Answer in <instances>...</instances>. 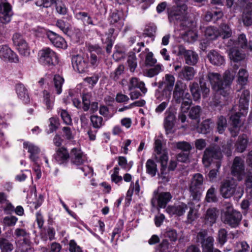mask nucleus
I'll list each match as a JSON object with an SVG mask.
<instances>
[{
	"instance_id": "obj_1",
	"label": "nucleus",
	"mask_w": 252,
	"mask_h": 252,
	"mask_svg": "<svg viewBox=\"0 0 252 252\" xmlns=\"http://www.w3.org/2000/svg\"><path fill=\"white\" fill-rule=\"evenodd\" d=\"M238 96H240L239 110V112L230 117L231 124L233 126V129H231L232 135L235 136L240 126V114L245 116L248 113L249 102L250 98V92L248 90L241 89L239 91Z\"/></svg>"
},
{
	"instance_id": "obj_2",
	"label": "nucleus",
	"mask_w": 252,
	"mask_h": 252,
	"mask_svg": "<svg viewBox=\"0 0 252 252\" xmlns=\"http://www.w3.org/2000/svg\"><path fill=\"white\" fill-rule=\"evenodd\" d=\"M224 42L229 48L228 54L231 60L238 62L245 59V54L238 49L239 48L244 49L247 46L248 41L245 34H240L236 41L229 39L227 43H225V41Z\"/></svg>"
},
{
	"instance_id": "obj_3",
	"label": "nucleus",
	"mask_w": 252,
	"mask_h": 252,
	"mask_svg": "<svg viewBox=\"0 0 252 252\" xmlns=\"http://www.w3.org/2000/svg\"><path fill=\"white\" fill-rule=\"evenodd\" d=\"M208 78L214 92L210 105L216 107L219 106L220 103V75L218 73L210 72L208 74Z\"/></svg>"
},
{
	"instance_id": "obj_4",
	"label": "nucleus",
	"mask_w": 252,
	"mask_h": 252,
	"mask_svg": "<svg viewBox=\"0 0 252 252\" xmlns=\"http://www.w3.org/2000/svg\"><path fill=\"white\" fill-rule=\"evenodd\" d=\"M222 211L224 214V222L231 227H236L241 220V214L233 210L230 203H225L223 205Z\"/></svg>"
},
{
	"instance_id": "obj_5",
	"label": "nucleus",
	"mask_w": 252,
	"mask_h": 252,
	"mask_svg": "<svg viewBox=\"0 0 252 252\" xmlns=\"http://www.w3.org/2000/svg\"><path fill=\"white\" fill-rule=\"evenodd\" d=\"M220 157V146L212 144L204 150L202 157V162L204 165L208 167L214 159H219Z\"/></svg>"
},
{
	"instance_id": "obj_6",
	"label": "nucleus",
	"mask_w": 252,
	"mask_h": 252,
	"mask_svg": "<svg viewBox=\"0 0 252 252\" xmlns=\"http://www.w3.org/2000/svg\"><path fill=\"white\" fill-rule=\"evenodd\" d=\"M204 178L200 173L194 174L189 187V191L193 200L199 201L201 196L200 187L203 185Z\"/></svg>"
},
{
	"instance_id": "obj_7",
	"label": "nucleus",
	"mask_w": 252,
	"mask_h": 252,
	"mask_svg": "<svg viewBox=\"0 0 252 252\" xmlns=\"http://www.w3.org/2000/svg\"><path fill=\"white\" fill-rule=\"evenodd\" d=\"M39 61L44 65H54L57 63V57L55 52L49 48H45L39 52Z\"/></svg>"
},
{
	"instance_id": "obj_8",
	"label": "nucleus",
	"mask_w": 252,
	"mask_h": 252,
	"mask_svg": "<svg viewBox=\"0 0 252 252\" xmlns=\"http://www.w3.org/2000/svg\"><path fill=\"white\" fill-rule=\"evenodd\" d=\"M172 196L169 192L158 193V190H154L151 199V204L153 207L158 206L159 208H165L167 204L170 201Z\"/></svg>"
},
{
	"instance_id": "obj_9",
	"label": "nucleus",
	"mask_w": 252,
	"mask_h": 252,
	"mask_svg": "<svg viewBox=\"0 0 252 252\" xmlns=\"http://www.w3.org/2000/svg\"><path fill=\"white\" fill-rule=\"evenodd\" d=\"M175 71L177 72V76L181 80L187 81L192 80L196 73V70L191 66L176 65L174 66Z\"/></svg>"
},
{
	"instance_id": "obj_10",
	"label": "nucleus",
	"mask_w": 252,
	"mask_h": 252,
	"mask_svg": "<svg viewBox=\"0 0 252 252\" xmlns=\"http://www.w3.org/2000/svg\"><path fill=\"white\" fill-rule=\"evenodd\" d=\"M207 236V231L202 230L197 234V239L202 244L204 252H220L218 249L214 250V239L212 237Z\"/></svg>"
},
{
	"instance_id": "obj_11",
	"label": "nucleus",
	"mask_w": 252,
	"mask_h": 252,
	"mask_svg": "<svg viewBox=\"0 0 252 252\" xmlns=\"http://www.w3.org/2000/svg\"><path fill=\"white\" fill-rule=\"evenodd\" d=\"M235 72L228 70L225 72L223 78L221 79V96L227 100L230 94V86L234 79Z\"/></svg>"
},
{
	"instance_id": "obj_12",
	"label": "nucleus",
	"mask_w": 252,
	"mask_h": 252,
	"mask_svg": "<svg viewBox=\"0 0 252 252\" xmlns=\"http://www.w3.org/2000/svg\"><path fill=\"white\" fill-rule=\"evenodd\" d=\"M178 54L183 56L185 63L189 65H194L198 62L199 59L198 54L192 50H186L182 45L178 47Z\"/></svg>"
},
{
	"instance_id": "obj_13",
	"label": "nucleus",
	"mask_w": 252,
	"mask_h": 252,
	"mask_svg": "<svg viewBox=\"0 0 252 252\" xmlns=\"http://www.w3.org/2000/svg\"><path fill=\"white\" fill-rule=\"evenodd\" d=\"M12 15V6L7 0H0V22L3 24L9 23Z\"/></svg>"
},
{
	"instance_id": "obj_14",
	"label": "nucleus",
	"mask_w": 252,
	"mask_h": 252,
	"mask_svg": "<svg viewBox=\"0 0 252 252\" xmlns=\"http://www.w3.org/2000/svg\"><path fill=\"white\" fill-rule=\"evenodd\" d=\"M13 43L22 55L28 56L30 55V48L26 40L19 33H15L12 37Z\"/></svg>"
},
{
	"instance_id": "obj_15",
	"label": "nucleus",
	"mask_w": 252,
	"mask_h": 252,
	"mask_svg": "<svg viewBox=\"0 0 252 252\" xmlns=\"http://www.w3.org/2000/svg\"><path fill=\"white\" fill-rule=\"evenodd\" d=\"M187 10H184L181 7L177 6H173L168 11V19L170 23L174 24H180L185 18Z\"/></svg>"
},
{
	"instance_id": "obj_16",
	"label": "nucleus",
	"mask_w": 252,
	"mask_h": 252,
	"mask_svg": "<svg viewBox=\"0 0 252 252\" xmlns=\"http://www.w3.org/2000/svg\"><path fill=\"white\" fill-rule=\"evenodd\" d=\"M71 62L74 69L78 72L84 73L87 71L89 65L87 58L85 59L82 56L77 55L72 56Z\"/></svg>"
},
{
	"instance_id": "obj_17",
	"label": "nucleus",
	"mask_w": 252,
	"mask_h": 252,
	"mask_svg": "<svg viewBox=\"0 0 252 252\" xmlns=\"http://www.w3.org/2000/svg\"><path fill=\"white\" fill-rule=\"evenodd\" d=\"M231 172L238 180H241L244 173V160L239 157H236L231 168Z\"/></svg>"
},
{
	"instance_id": "obj_18",
	"label": "nucleus",
	"mask_w": 252,
	"mask_h": 252,
	"mask_svg": "<svg viewBox=\"0 0 252 252\" xmlns=\"http://www.w3.org/2000/svg\"><path fill=\"white\" fill-rule=\"evenodd\" d=\"M0 58L11 63H17L19 60L17 55L7 45L0 46Z\"/></svg>"
},
{
	"instance_id": "obj_19",
	"label": "nucleus",
	"mask_w": 252,
	"mask_h": 252,
	"mask_svg": "<svg viewBox=\"0 0 252 252\" xmlns=\"http://www.w3.org/2000/svg\"><path fill=\"white\" fill-rule=\"evenodd\" d=\"M175 82V77L170 74H167L165 76V87L162 91L163 95L165 94V97L168 100L170 97L171 92Z\"/></svg>"
},
{
	"instance_id": "obj_20",
	"label": "nucleus",
	"mask_w": 252,
	"mask_h": 252,
	"mask_svg": "<svg viewBox=\"0 0 252 252\" xmlns=\"http://www.w3.org/2000/svg\"><path fill=\"white\" fill-rule=\"evenodd\" d=\"M236 185L233 180H228L221 186V195L224 198H229L235 192Z\"/></svg>"
},
{
	"instance_id": "obj_21",
	"label": "nucleus",
	"mask_w": 252,
	"mask_h": 252,
	"mask_svg": "<svg viewBox=\"0 0 252 252\" xmlns=\"http://www.w3.org/2000/svg\"><path fill=\"white\" fill-rule=\"evenodd\" d=\"M23 147L28 149V152L30 153L29 158L31 160L34 162H36L38 158V155L40 152L39 148L29 142H24Z\"/></svg>"
},
{
	"instance_id": "obj_22",
	"label": "nucleus",
	"mask_w": 252,
	"mask_h": 252,
	"mask_svg": "<svg viewBox=\"0 0 252 252\" xmlns=\"http://www.w3.org/2000/svg\"><path fill=\"white\" fill-rule=\"evenodd\" d=\"M70 156L71 162L77 165L82 164L86 160L83 153L80 150L76 148L71 150Z\"/></svg>"
},
{
	"instance_id": "obj_23",
	"label": "nucleus",
	"mask_w": 252,
	"mask_h": 252,
	"mask_svg": "<svg viewBox=\"0 0 252 252\" xmlns=\"http://www.w3.org/2000/svg\"><path fill=\"white\" fill-rule=\"evenodd\" d=\"M47 36L51 42L58 48H63L65 46V41L56 33L49 31L47 33Z\"/></svg>"
},
{
	"instance_id": "obj_24",
	"label": "nucleus",
	"mask_w": 252,
	"mask_h": 252,
	"mask_svg": "<svg viewBox=\"0 0 252 252\" xmlns=\"http://www.w3.org/2000/svg\"><path fill=\"white\" fill-rule=\"evenodd\" d=\"M69 153L66 148L62 147L56 150V154L54 156L55 159L59 164L66 162L69 158Z\"/></svg>"
},
{
	"instance_id": "obj_25",
	"label": "nucleus",
	"mask_w": 252,
	"mask_h": 252,
	"mask_svg": "<svg viewBox=\"0 0 252 252\" xmlns=\"http://www.w3.org/2000/svg\"><path fill=\"white\" fill-rule=\"evenodd\" d=\"M136 88L139 89L144 94L147 92V89L145 87L144 82L136 77H132L129 80L128 90L132 91Z\"/></svg>"
},
{
	"instance_id": "obj_26",
	"label": "nucleus",
	"mask_w": 252,
	"mask_h": 252,
	"mask_svg": "<svg viewBox=\"0 0 252 252\" xmlns=\"http://www.w3.org/2000/svg\"><path fill=\"white\" fill-rule=\"evenodd\" d=\"M187 205L184 203L169 206L167 209V212L170 215H175L178 216H182L187 210Z\"/></svg>"
},
{
	"instance_id": "obj_27",
	"label": "nucleus",
	"mask_w": 252,
	"mask_h": 252,
	"mask_svg": "<svg viewBox=\"0 0 252 252\" xmlns=\"http://www.w3.org/2000/svg\"><path fill=\"white\" fill-rule=\"evenodd\" d=\"M242 21L246 26L252 25V3H248L244 9Z\"/></svg>"
},
{
	"instance_id": "obj_28",
	"label": "nucleus",
	"mask_w": 252,
	"mask_h": 252,
	"mask_svg": "<svg viewBox=\"0 0 252 252\" xmlns=\"http://www.w3.org/2000/svg\"><path fill=\"white\" fill-rule=\"evenodd\" d=\"M219 215V211L215 208H209L206 211L205 217L206 224L212 225L216 222L217 218Z\"/></svg>"
},
{
	"instance_id": "obj_29",
	"label": "nucleus",
	"mask_w": 252,
	"mask_h": 252,
	"mask_svg": "<svg viewBox=\"0 0 252 252\" xmlns=\"http://www.w3.org/2000/svg\"><path fill=\"white\" fill-rule=\"evenodd\" d=\"M16 91L19 98L21 99L25 104L30 102V97L27 92V90L22 84H18L16 86Z\"/></svg>"
},
{
	"instance_id": "obj_30",
	"label": "nucleus",
	"mask_w": 252,
	"mask_h": 252,
	"mask_svg": "<svg viewBox=\"0 0 252 252\" xmlns=\"http://www.w3.org/2000/svg\"><path fill=\"white\" fill-rule=\"evenodd\" d=\"M161 155L159 157V160L161 162V168L160 169V173H158V176L159 178L164 179L165 181H168V179L166 176V174L164 171L166 168L167 162L168 159V154L166 152H161Z\"/></svg>"
},
{
	"instance_id": "obj_31",
	"label": "nucleus",
	"mask_w": 252,
	"mask_h": 252,
	"mask_svg": "<svg viewBox=\"0 0 252 252\" xmlns=\"http://www.w3.org/2000/svg\"><path fill=\"white\" fill-rule=\"evenodd\" d=\"M43 103L46 106V109L51 111L54 107L55 96L46 90L43 91Z\"/></svg>"
},
{
	"instance_id": "obj_32",
	"label": "nucleus",
	"mask_w": 252,
	"mask_h": 252,
	"mask_svg": "<svg viewBox=\"0 0 252 252\" xmlns=\"http://www.w3.org/2000/svg\"><path fill=\"white\" fill-rule=\"evenodd\" d=\"M175 116L171 113H169L165 118L164 126L167 134L172 132L175 125Z\"/></svg>"
},
{
	"instance_id": "obj_33",
	"label": "nucleus",
	"mask_w": 252,
	"mask_h": 252,
	"mask_svg": "<svg viewBox=\"0 0 252 252\" xmlns=\"http://www.w3.org/2000/svg\"><path fill=\"white\" fill-rule=\"evenodd\" d=\"M211 124V122L209 119L205 120L203 121L196 127L197 132L204 134L209 133L212 129Z\"/></svg>"
},
{
	"instance_id": "obj_34",
	"label": "nucleus",
	"mask_w": 252,
	"mask_h": 252,
	"mask_svg": "<svg viewBox=\"0 0 252 252\" xmlns=\"http://www.w3.org/2000/svg\"><path fill=\"white\" fill-rule=\"evenodd\" d=\"M146 172L151 177H155L157 172L158 168L156 163L151 159L147 160L146 163Z\"/></svg>"
},
{
	"instance_id": "obj_35",
	"label": "nucleus",
	"mask_w": 252,
	"mask_h": 252,
	"mask_svg": "<svg viewBox=\"0 0 252 252\" xmlns=\"http://www.w3.org/2000/svg\"><path fill=\"white\" fill-rule=\"evenodd\" d=\"M0 249L1 252H11L14 249L13 245L7 238H0Z\"/></svg>"
},
{
	"instance_id": "obj_36",
	"label": "nucleus",
	"mask_w": 252,
	"mask_h": 252,
	"mask_svg": "<svg viewBox=\"0 0 252 252\" xmlns=\"http://www.w3.org/2000/svg\"><path fill=\"white\" fill-rule=\"evenodd\" d=\"M219 34L220 32L215 27H208L205 31V36L208 40L216 39Z\"/></svg>"
},
{
	"instance_id": "obj_37",
	"label": "nucleus",
	"mask_w": 252,
	"mask_h": 252,
	"mask_svg": "<svg viewBox=\"0 0 252 252\" xmlns=\"http://www.w3.org/2000/svg\"><path fill=\"white\" fill-rule=\"evenodd\" d=\"M249 74L245 69H240L238 73L237 82L242 86H245L248 82Z\"/></svg>"
},
{
	"instance_id": "obj_38",
	"label": "nucleus",
	"mask_w": 252,
	"mask_h": 252,
	"mask_svg": "<svg viewBox=\"0 0 252 252\" xmlns=\"http://www.w3.org/2000/svg\"><path fill=\"white\" fill-rule=\"evenodd\" d=\"M127 63L130 71L133 72L137 66V58L134 53H129L128 56Z\"/></svg>"
},
{
	"instance_id": "obj_39",
	"label": "nucleus",
	"mask_w": 252,
	"mask_h": 252,
	"mask_svg": "<svg viewBox=\"0 0 252 252\" xmlns=\"http://www.w3.org/2000/svg\"><path fill=\"white\" fill-rule=\"evenodd\" d=\"M92 49L90 52V62L92 65H97L98 63L99 60L97 55L95 52L100 53L101 52V48L99 47L93 46L91 48Z\"/></svg>"
},
{
	"instance_id": "obj_40",
	"label": "nucleus",
	"mask_w": 252,
	"mask_h": 252,
	"mask_svg": "<svg viewBox=\"0 0 252 252\" xmlns=\"http://www.w3.org/2000/svg\"><path fill=\"white\" fill-rule=\"evenodd\" d=\"M189 88L193 99L195 101L199 100L201 95L198 84L196 82L190 83Z\"/></svg>"
},
{
	"instance_id": "obj_41",
	"label": "nucleus",
	"mask_w": 252,
	"mask_h": 252,
	"mask_svg": "<svg viewBox=\"0 0 252 252\" xmlns=\"http://www.w3.org/2000/svg\"><path fill=\"white\" fill-rule=\"evenodd\" d=\"M248 143V137L246 135H242L239 137L236 143L237 150L239 152H243L247 147Z\"/></svg>"
},
{
	"instance_id": "obj_42",
	"label": "nucleus",
	"mask_w": 252,
	"mask_h": 252,
	"mask_svg": "<svg viewBox=\"0 0 252 252\" xmlns=\"http://www.w3.org/2000/svg\"><path fill=\"white\" fill-rule=\"evenodd\" d=\"M105 34L107 37L105 41H104L103 39H102V41L103 44L106 45V50L107 53L110 54L111 52L115 37L112 34H109L108 32H106Z\"/></svg>"
},
{
	"instance_id": "obj_43",
	"label": "nucleus",
	"mask_w": 252,
	"mask_h": 252,
	"mask_svg": "<svg viewBox=\"0 0 252 252\" xmlns=\"http://www.w3.org/2000/svg\"><path fill=\"white\" fill-rule=\"evenodd\" d=\"M173 144L174 147L182 150L183 151L182 152H190L192 148L191 145L186 141L175 142L173 143Z\"/></svg>"
},
{
	"instance_id": "obj_44",
	"label": "nucleus",
	"mask_w": 252,
	"mask_h": 252,
	"mask_svg": "<svg viewBox=\"0 0 252 252\" xmlns=\"http://www.w3.org/2000/svg\"><path fill=\"white\" fill-rule=\"evenodd\" d=\"M58 113L60 115L63 123L67 125H71L72 124V119L69 113L66 110L60 108Z\"/></svg>"
},
{
	"instance_id": "obj_45",
	"label": "nucleus",
	"mask_w": 252,
	"mask_h": 252,
	"mask_svg": "<svg viewBox=\"0 0 252 252\" xmlns=\"http://www.w3.org/2000/svg\"><path fill=\"white\" fill-rule=\"evenodd\" d=\"M91 124L95 129L100 128L103 125V118L97 115H92L90 117Z\"/></svg>"
},
{
	"instance_id": "obj_46",
	"label": "nucleus",
	"mask_w": 252,
	"mask_h": 252,
	"mask_svg": "<svg viewBox=\"0 0 252 252\" xmlns=\"http://www.w3.org/2000/svg\"><path fill=\"white\" fill-rule=\"evenodd\" d=\"M64 79L63 77L59 75H55L54 77V86L56 89L57 94H59L62 91V85L63 84Z\"/></svg>"
},
{
	"instance_id": "obj_47",
	"label": "nucleus",
	"mask_w": 252,
	"mask_h": 252,
	"mask_svg": "<svg viewBox=\"0 0 252 252\" xmlns=\"http://www.w3.org/2000/svg\"><path fill=\"white\" fill-rule=\"evenodd\" d=\"M201 107L199 106L192 107L189 112V116L191 119L197 120L199 122L201 113Z\"/></svg>"
},
{
	"instance_id": "obj_48",
	"label": "nucleus",
	"mask_w": 252,
	"mask_h": 252,
	"mask_svg": "<svg viewBox=\"0 0 252 252\" xmlns=\"http://www.w3.org/2000/svg\"><path fill=\"white\" fill-rule=\"evenodd\" d=\"M208 58L213 64L219 65L220 57L217 51L215 50L211 51L208 55Z\"/></svg>"
},
{
	"instance_id": "obj_49",
	"label": "nucleus",
	"mask_w": 252,
	"mask_h": 252,
	"mask_svg": "<svg viewBox=\"0 0 252 252\" xmlns=\"http://www.w3.org/2000/svg\"><path fill=\"white\" fill-rule=\"evenodd\" d=\"M50 124L49 125V130L47 131L48 133H51L54 131H56L58 128L60 122L58 118L55 117H52L49 119Z\"/></svg>"
},
{
	"instance_id": "obj_50",
	"label": "nucleus",
	"mask_w": 252,
	"mask_h": 252,
	"mask_svg": "<svg viewBox=\"0 0 252 252\" xmlns=\"http://www.w3.org/2000/svg\"><path fill=\"white\" fill-rule=\"evenodd\" d=\"M216 189L212 187L210 188L207 192L206 200L208 202H215L217 201L218 198L216 194Z\"/></svg>"
},
{
	"instance_id": "obj_51",
	"label": "nucleus",
	"mask_w": 252,
	"mask_h": 252,
	"mask_svg": "<svg viewBox=\"0 0 252 252\" xmlns=\"http://www.w3.org/2000/svg\"><path fill=\"white\" fill-rule=\"evenodd\" d=\"M187 89V84L183 82L182 80H178L175 85L173 93H185Z\"/></svg>"
},
{
	"instance_id": "obj_52",
	"label": "nucleus",
	"mask_w": 252,
	"mask_h": 252,
	"mask_svg": "<svg viewBox=\"0 0 252 252\" xmlns=\"http://www.w3.org/2000/svg\"><path fill=\"white\" fill-rule=\"evenodd\" d=\"M180 25L183 30H185L186 28H193L195 26V23L187 17V15H185V19L180 23Z\"/></svg>"
},
{
	"instance_id": "obj_53",
	"label": "nucleus",
	"mask_w": 252,
	"mask_h": 252,
	"mask_svg": "<svg viewBox=\"0 0 252 252\" xmlns=\"http://www.w3.org/2000/svg\"><path fill=\"white\" fill-rule=\"evenodd\" d=\"M161 70V65L157 64L154 67L148 69L146 72V75L149 77H153L158 75Z\"/></svg>"
},
{
	"instance_id": "obj_54",
	"label": "nucleus",
	"mask_w": 252,
	"mask_h": 252,
	"mask_svg": "<svg viewBox=\"0 0 252 252\" xmlns=\"http://www.w3.org/2000/svg\"><path fill=\"white\" fill-rule=\"evenodd\" d=\"M145 51L147 52L146 55L145 64L146 65L153 66L157 63V60L153 57V54L149 52V49L146 48Z\"/></svg>"
},
{
	"instance_id": "obj_55",
	"label": "nucleus",
	"mask_w": 252,
	"mask_h": 252,
	"mask_svg": "<svg viewBox=\"0 0 252 252\" xmlns=\"http://www.w3.org/2000/svg\"><path fill=\"white\" fill-rule=\"evenodd\" d=\"M124 69V65L120 64L113 72L111 73V78L115 81L118 80L120 76L123 73Z\"/></svg>"
},
{
	"instance_id": "obj_56",
	"label": "nucleus",
	"mask_w": 252,
	"mask_h": 252,
	"mask_svg": "<svg viewBox=\"0 0 252 252\" xmlns=\"http://www.w3.org/2000/svg\"><path fill=\"white\" fill-rule=\"evenodd\" d=\"M18 220V218L15 216L5 217L2 220V223L8 226H13L15 225Z\"/></svg>"
},
{
	"instance_id": "obj_57",
	"label": "nucleus",
	"mask_w": 252,
	"mask_h": 252,
	"mask_svg": "<svg viewBox=\"0 0 252 252\" xmlns=\"http://www.w3.org/2000/svg\"><path fill=\"white\" fill-rule=\"evenodd\" d=\"M165 237L168 238L171 241H176L178 238V234L176 230L172 228H167L164 234Z\"/></svg>"
},
{
	"instance_id": "obj_58",
	"label": "nucleus",
	"mask_w": 252,
	"mask_h": 252,
	"mask_svg": "<svg viewBox=\"0 0 252 252\" xmlns=\"http://www.w3.org/2000/svg\"><path fill=\"white\" fill-rule=\"evenodd\" d=\"M120 26H117V27L120 28L123 25V21L120 19V17L118 13L113 12L112 13L111 18H110V23L111 24H115V23H117Z\"/></svg>"
},
{
	"instance_id": "obj_59",
	"label": "nucleus",
	"mask_w": 252,
	"mask_h": 252,
	"mask_svg": "<svg viewBox=\"0 0 252 252\" xmlns=\"http://www.w3.org/2000/svg\"><path fill=\"white\" fill-rule=\"evenodd\" d=\"M90 98L91 96L89 94H85L82 95L83 109L85 111H87L90 107Z\"/></svg>"
},
{
	"instance_id": "obj_60",
	"label": "nucleus",
	"mask_w": 252,
	"mask_h": 252,
	"mask_svg": "<svg viewBox=\"0 0 252 252\" xmlns=\"http://www.w3.org/2000/svg\"><path fill=\"white\" fill-rule=\"evenodd\" d=\"M199 84L203 97H207L210 93L209 88L206 85V83L203 81V79H200Z\"/></svg>"
},
{
	"instance_id": "obj_61",
	"label": "nucleus",
	"mask_w": 252,
	"mask_h": 252,
	"mask_svg": "<svg viewBox=\"0 0 252 252\" xmlns=\"http://www.w3.org/2000/svg\"><path fill=\"white\" fill-rule=\"evenodd\" d=\"M232 34V32L229 27L226 25H221V37L225 39L229 37Z\"/></svg>"
},
{
	"instance_id": "obj_62",
	"label": "nucleus",
	"mask_w": 252,
	"mask_h": 252,
	"mask_svg": "<svg viewBox=\"0 0 252 252\" xmlns=\"http://www.w3.org/2000/svg\"><path fill=\"white\" fill-rule=\"evenodd\" d=\"M195 148L199 151L203 150L207 145L206 141L203 138L196 139L194 142Z\"/></svg>"
},
{
	"instance_id": "obj_63",
	"label": "nucleus",
	"mask_w": 252,
	"mask_h": 252,
	"mask_svg": "<svg viewBox=\"0 0 252 252\" xmlns=\"http://www.w3.org/2000/svg\"><path fill=\"white\" fill-rule=\"evenodd\" d=\"M68 250L70 252H83L81 248L77 245L74 240L70 241Z\"/></svg>"
},
{
	"instance_id": "obj_64",
	"label": "nucleus",
	"mask_w": 252,
	"mask_h": 252,
	"mask_svg": "<svg viewBox=\"0 0 252 252\" xmlns=\"http://www.w3.org/2000/svg\"><path fill=\"white\" fill-rule=\"evenodd\" d=\"M249 248L248 244L245 242H241L237 244L236 252H247Z\"/></svg>"
}]
</instances>
